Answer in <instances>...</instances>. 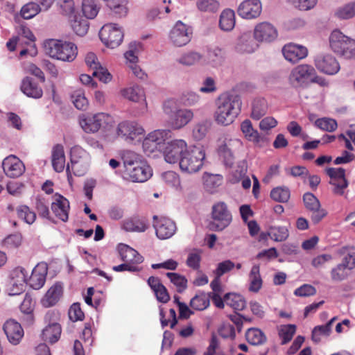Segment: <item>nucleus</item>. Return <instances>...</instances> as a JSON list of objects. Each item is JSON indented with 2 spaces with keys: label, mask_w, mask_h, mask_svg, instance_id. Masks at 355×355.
I'll return each mask as SVG.
<instances>
[{
  "label": "nucleus",
  "mask_w": 355,
  "mask_h": 355,
  "mask_svg": "<svg viewBox=\"0 0 355 355\" xmlns=\"http://www.w3.org/2000/svg\"><path fill=\"white\" fill-rule=\"evenodd\" d=\"M241 105L239 96L229 93L222 94L216 101L214 121L223 126L231 125L239 114Z\"/></svg>",
  "instance_id": "obj_1"
},
{
  "label": "nucleus",
  "mask_w": 355,
  "mask_h": 355,
  "mask_svg": "<svg viewBox=\"0 0 355 355\" xmlns=\"http://www.w3.org/2000/svg\"><path fill=\"white\" fill-rule=\"evenodd\" d=\"M71 28L77 35H85L89 28V24L87 19L76 18L71 21Z\"/></svg>",
  "instance_id": "obj_58"
},
{
  "label": "nucleus",
  "mask_w": 355,
  "mask_h": 355,
  "mask_svg": "<svg viewBox=\"0 0 355 355\" xmlns=\"http://www.w3.org/2000/svg\"><path fill=\"white\" fill-rule=\"evenodd\" d=\"M210 223L211 228L216 231H222L230 225L232 216L227 204L224 202H217L211 207Z\"/></svg>",
  "instance_id": "obj_9"
},
{
  "label": "nucleus",
  "mask_w": 355,
  "mask_h": 355,
  "mask_svg": "<svg viewBox=\"0 0 355 355\" xmlns=\"http://www.w3.org/2000/svg\"><path fill=\"white\" fill-rule=\"evenodd\" d=\"M117 249L121 259L123 262L134 265L141 263L144 261L143 257L137 250L128 245L120 243Z\"/></svg>",
  "instance_id": "obj_28"
},
{
  "label": "nucleus",
  "mask_w": 355,
  "mask_h": 355,
  "mask_svg": "<svg viewBox=\"0 0 355 355\" xmlns=\"http://www.w3.org/2000/svg\"><path fill=\"white\" fill-rule=\"evenodd\" d=\"M47 265L44 263H38L32 271V274L29 277L30 286L35 290L41 288L46 281L47 275Z\"/></svg>",
  "instance_id": "obj_27"
},
{
  "label": "nucleus",
  "mask_w": 355,
  "mask_h": 355,
  "mask_svg": "<svg viewBox=\"0 0 355 355\" xmlns=\"http://www.w3.org/2000/svg\"><path fill=\"white\" fill-rule=\"evenodd\" d=\"M172 132L169 130H155L150 132L143 141V149L145 153H151L163 149L166 141L171 139Z\"/></svg>",
  "instance_id": "obj_10"
},
{
  "label": "nucleus",
  "mask_w": 355,
  "mask_h": 355,
  "mask_svg": "<svg viewBox=\"0 0 355 355\" xmlns=\"http://www.w3.org/2000/svg\"><path fill=\"white\" fill-rule=\"evenodd\" d=\"M61 332L60 325L58 322H53L43 329L42 338L44 341L53 344L59 340Z\"/></svg>",
  "instance_id": "obj_34"
},
{
  "label": "nucleus",
  "mask_w": 355,
  "mask_h": 355,
  "mask_svg": "<svg viewBox=\"0 0 355 355\" xmlns=\"http://www.w3.org/2000/svg\"><path fill=\"white\" fill-rule=\"evenodd\" d=\"M99 37L105 46L114 49L122 42L123 32L117 24H107L101 28L99 32Z\"/></svg>",
  "instance_id": "obj_11"
},
{
  "label": "nucleus",
  "mask_w": 355,
  "mask_h": 355,
  "mask_svg": "<svg viewBox=\"0 0 355 355\" xmlns=\"http://www.w3.org/2000/svg\"><path fill=\"white\" fill-rule=\"evenodd\" d=\"M282 53L287 61L295 64L307 57L309 50L302 45L288 43L283 46Z\"/></svg>",
  "instance_id": "obj_18"
},
{
  "label": "nucleus",
  "mask_w": 355,
  "mask_h": 355,
  "mask_svg": "<svg viewBox=\"0 0 355 355\" xmlns=\"http://www.w3.org/2000/svg\"><path fill=\"white\" fill-rule=\"evenodd\" d=\"M21 89L27 96L35 98L42 97L43 94L42 88L29 77L23 79Z\"/></svg>",
  "instance_id": "obj_33"
},
{
  "label": "nucleus",
  "mask_w": 355,
  "mask_h": 355,
  "mask_svg": "<svg viewBox=\"0 0 355 355\" xmlns=\"http://www.w3.org/2000/svg\"><path fill=\"white\" fill-rule=\"evenodd\" d=\"M122 159L127 178L133 182H144L152 176L150 166L142 156L131 150L124 151Z\"/></svg>",
  "instance_id": "obj_2"
},
{
  "label": "nucleus",
  "mask_w": 355,
  "mask_h": 355,
  "mask_svg": "<svg viewBox=\"0 0 355 355\" xmlns=\"http://www.w3.org/2000/svg\"><path fill=\"white\" fill-rule=\"evenodd\" d=\"M330 49L336 54L345 58L355 57V40L340 30H334L329 37Z\"/></svg>",
  "instance_id": "obj_5"
},
{
  "label": "nucleus",
  "mask_w": 355,
  "mask_h": 355,
  "mask_svg": "<svg viewBox=\"0 0 355 355\" xmlns=\"http://www.w3.org/2000/svg\"><path fill=\"white\" fill-rule=\"evenodd\" d=\"M166 276L171 282L177 287V291L182 293L187 287V279L184 276L175 272H167Z\"/></svg>",
  "instance_id": "obj_52"
},
{
  "label": "nucleus",
  "mask_w": 355,
  "mask_h": 355,
  "mask_svg": "<svg viewBox=\"0 0 355 355\" xmlns=\"http://www.w3.org/2000/svg\"><path fill=\"white\" fill-rule=\"evenodd\" d=\"M334 15L339 19H349L355 16V1L346 3L338 8Z\"/></svg>",
  "instance_id": "obj_42"
},
{
  "label": "nucleus",
  "mask_w": 355,
  "mask_h": 355,
  "mask_svg": "<svg viewBox=\"0 0 355 355\" xmlns=\"http://www.w3.org/2000/svg\"><path fill=\"white\" fill-rule=\"evenodd\" d=\"M296 331L295 324L281 325L278 328L279 336L282 339V344L285 345L291 340Z\"/></svg>",
  "instance_id": "obj_48"
},
{
  "label": "nucleus",
  "mask_w": 355,
  "mask_h": 355,
  "mask_svg": "<svg viewBox=\"0 0 355 355\" xmlns=\"http://www.w3.org/2000/svg\"><path fill=\"white\" fill-rule=\"evenodd\" d=\"M277 37V31L270 23H259L254 27V39L259 42H271Z\"/></svg>",
  "instance_id": "obj_20"
},
{
  "label": "nucleus",
  "mask_w": 355,
  "mask_h": 355,
  "mask_svg": "<svg viewBox=\"0 0 355 355\" xmlns=\"http://www.w3.org/2000/svg\"><path fill=\"white\" fill-rule=\"evenodd\" d=\"M249 291L257 293L262 286V279L260 275L259 266L254 265L252 267L249 275Z\"/></svg>",
  "instance_id": "obj_38"
},
{
  "label": "nucleus",
  "mask_w": 355,
  "mask_h": 355,
  "mask_svg": "<svg viewBox=\"0 0 355 355\" xmlns=\"http://www.w3.org/2000/svg\"><path fill=\"white\" fill-rule=\"evenodd\" d=\"M71 101L78 110H85L88 106V101L81 91H76L71 95Z\"/></svg>",
  "instance_id": "obj_61"
},
{
  "label": "nucleus",
  "mask_w": 355,
  "mask_h": 355,
  "mask_svg": "<svg viewBox=\"0 0 355 355\" xmlns=\"http://www.w3.org/2000/svg\"><path fill=\"white\" fill-rule=\"evenodd\" d=\"M209 60L214 64H220L224 58V51L221 48L215 46L209 48L207 51Z\"/></svg>",
  "instance_id": "obj_63"
},
{
  "label": "nucleus",
  "mask_w": 355,
  "mask_h": 355,
  "mask_svg": "<svg viewBox=\"0 0 355 355\" xmlns=\"http://www.w3.org/2000/svg\"><path fill=\"white\" fill-rule=\"evenodd\" d=\"M247 341L252 345H262L266 341L264 333L258 328H250L245 333Z\"/></svg>",
  "instance_id": "obj_40"
},
{
  "label": "nucleus",
  "mask_w": 355,
  "mask_h": 355,
  "mask_svg": "<svg viewBox=\"0 0 355 355\" xmlns=\"http://www.w3.org/2000/svg\"><path fill=\"white\" fill-rule=\"evenodd\" d=\"M63 293V286L60 282L54 284L46 292L42 300L44 306L49 307L55 305Z\"/></svg>",
  "instance_id": "obj_30"
},
{
  "label": "nucleus",
  "mask_w": 355,
  "mask_h": 355,
  "mask_svg": "<svg viewBox=\"0 0 355 355\" xmlns=\"http://www.w3.org/2000/svg\"><path fill=\"white\" fill-rule=\"evenodd\" d=\"M238 167L239 169L236 170L234 172L236 178L234 182H237L241 179L243 188L245 189H250L251 187V180L249 178L245 177L246 173L245 163H241V166H239Z\"/></svg>",
  "instance_id": "obj_56"
},
{
  "label": "nucleus",
  "mask_w": 355,
  "mask_h": 355,
  "mask_svg": "<svg viewBox=\"0 0 355 355\" xmlns=\"http://www.w3.org/2000/svg\"><path fill=\"white\" fill-rule=\"evenodd\" d=\"M121 94L126 99L135 103H141L145 109L147 108L145 92L141 87L133 85L124 88L121 91Z\"/></svg>",
  "instance_id": "obj_29"
},
{
  "label": "nucleus",
  "mask_w": 355,
  "mask_h": 355,
  "mask_svg": "<svg viewBox=\"0 0 355 355\" xmlns=\"http://www.w3.org/2000/svg\"><path fill=\"white\" fill-rule=\"evenodd\" d=\"M2 167L5 174L12 178L19 177L25 171L23 162L12 155L6 157L3 160Z\"/></svg>",
  "instance_id": "obj_21"
},
{
  "label": "nucleus",
  "mask_w": 355,
  "mask_h": 355,
  "mask_svg": "<svg viewBox=\"0 0 355 355\" xmlns=\"http://www.w3.org/2000/svg\"><path fill=\"white\" fill-rule=\"evenodd\" d=\"M270 197L277 202H286L290 198V191L286 187H277L271 191Z\"/></svg>",
  "instance_id": "obj_55"
},
{
  "label": "nucleus",
  "mask_w": 355,
  "mask_h": 355,
  "mask_svg": "<svg viewBox=\"0 0 355 355\" xmlns=\"http://www.w3.org/2000/svg\"><path fill=\"white\" fill-rule=\"evenodd\" d=\"M3 329L8 341L12 345L19 344L24 336V329L21 324L15 320H8L4 323Z\"/></svg>",
  "instance_id": "obj_24"
},
{
  "label": "nucleus",
  "mask_w": 355,
  "mask_h": 355,
  "mask_svg": "<svg viewBox=\"0 0 355 355\" xmlns=\"http://www.w3.org/2000/svg\"><path fill=\"white\" fill-rule=\"evenodd\" d=\"M243 148V142L230 135L224 134L218 140V151L224 159L225 164L231 166L235 155Z\"/></svg>",
  "instance_id": "obj_7"
},
{
  "label": "nucleus",
  "mask_w": 355,
  "mask_h": 355,
  "mask_svg": "<svg viewBox=\"0 0 355 355\" xmlns=\"http://www.w3.org/2000/svg\"><path fill=\"white\" fill-rule=\"evenodd\" d=\"M262 10L260 0H245L238 8V14L242 18L251 19L258 17Z\"/></svg>",
  "instance_id": "obj_22"
},
{
  "label": "nucleus",
  "mask_w": 355,
  "mask_h": 355,
  "mask_svg": "<svg viewBox=\"0 0 355 355\" xmlns=\"http://www.w3.org/2000/svg\"><path fill=\"white\" fill-rule=\"evenodd\" d=\"M44 53L53 58L71 62L77 55L74 44L58 40H48L44 42Z\"/></svg>",
  "instance_id": "obj_4"
},
{
  "label": "nucleus",
  "mask_w": 355,
  "mask_h": 355,
  "mask_svg": "<svg viewBox=\"0 0 355 355\" xmlns=\"http://www.w3.org/2000/svg\"><path fill=\"white\" fill-rule=\"evenodd\" d=\"M315 125L322 130L333 132L337 128V122L331 118H321L315 121Z\"/></svg>",
  "instance_id": "obj_57"
},
{
  "label": "nucleus",
  "mask_w": 355,
  "mask_h": 355,
  "mask_svg": "<svg viewBox=\"0 0 355 355\" xmlns=\"http://www.w3.org/2000/svg\"><path fill=\"white\" fill-rule=\"evenodd\" d=\"M349 271L350 270L343 262L332 269L331 272V278L334 281H342L348 276Z\"/></svg>",
  "instance_id": "obj_59"
},
{
  "label": "nucleus",
  "mask_w": 355,
  "mask_h": 355,
  "mask_svg": "<svg viewBox=\"0 0 355 355\" xmlns=\"http://www.w3.org/2000/svg\"><path fill=\"white\" fill-rule=\"evenodd\" d=\"M28 274L22 267L12 270L9 282V294L16 295L22 293L26 287Z\"/></svg>",
  "instance_id": "obj_16"
},
{
  "label": "nucleus",
  "mask_w": 355,
  "mask_h": 355,
  "mask_svg": "<svg viewBox=\"0 0 355 355\" xmlns=\"http://www.w3.org/2000/svg\"><path fill=\"white\" fill-rule=\"evenodd\" d=\"M219 26L224 31H232L235 26V14L231 9L224 10L220 16Z\"/></svg>",
  "instance_id": "obj_37"
},
{
  "label": "nucleus",
  "mask_w": 355,
  "mask_h": 355,
  "mask_svg": "<svg viewBox=\"0 0 355 355\" xmlns=\"http://www.w3.org/2000/svg\"><path fill=\"white\" fill-rule=\"evenodd\" d=\"M126 232H143L147 229L146 223L138 218H130L124 220L122 225Z\"/></svg>",
  "instance_id": "obj_44"
},
{
  "label": "nucleus",
  "mask_w": 355,
  "mask_h": 355,
  "mask_svg": "<svg viewBox=\"0 0 355 355\" xmlns=\"http://www.w3.org/2000/svg\"><path fill=\"white\" fill-rule=\"evenodd\" d=\"M268 236L277 242L285 241L288 237V230L286 227H270Z\"/></svg>",
  "instance_id": "obj_51"
},
{
  "label": "nucleus",
  "mask_w": 355,
  "mask_h": 355,
  "mask_svg": "<svg viewBox=\"0 0 355 355\" xmlns=\"http://www.w3.org/2000/svg\"><path fill=\"white\" fill-rule=\"evenodd\" d=\"M211 127V122L208 120L202 121L196 123L193 128V137L200 141L205 137Z\"/></svg>",
  "instance_id": "obj_47"
},
{
  "label": "nucleus",
  "mask_w": 355,
  "mask_h": 355,
  "mask_svg": "<svg viewBox=\"0 0 355 355\" xmlns=\"http://www.w3.org/2000/svg\"><path fill=\"white\" fill-rule=\"evenodd\" d=\"M148 284L154 291L157 300L162 303H166L170 300V295L166 288L160 282L159 278L150 277L148 279Z\"/></svg>",
  "instance_id": "obj_31"
},
{
  "label": "nucleus",
  "mask_w": 355,
  "mask_h": 355,
  "mask_svg": "<svg viewBox=\"0 0 355 355\" xmlns=\"http://www.w3.org/2000/svg\"><path fill=\"white\" fill-rule=\"evenodd\" d=\"M327 215L325 209L321 207L318 199L312 194V224H317Z\"/></svg>",
  "instance_id": "obj_43"
},
{
  "label": "nucleus",
  "mask_w": 355,
  "mask_h": 355,
  "mask_svg": "<svg viewBox=\"0 0 355 355\" xmlns=\"http://www.w3.org/2000/svg\"><path fill=\"white\" fill-rule=\"evenodd\" d=\"M51 209L55 215L64 222L69 218V202L59 193L53 196V202L51 204Z\"/></svg>",
  "instance_id": "obj_25"
},
{
  "label": "nucleus",
  "mask_w": 355,
  "mask_h": 355,
  "mask_svg": "<svg viewBox=\"0 0 355 355\" xmlns=\"http://www.w3.org/2000/svg\"><path fill=\"white\" fill-rule=\"evenodd\" d=\"M42 11L40 5L35 2L25 4L21 9V15L25 19H30Z\"/></svg>",
  "instance_id": "obj_50"
},
{
  "label": "nucleus",
  "mask_w": 355,
  "mask_h": 355,
  "mask_svg": "<svg viewBox=\"0 0 355 355\" xmlns=\"http://www.w3.org/2000/svg\"><path fill=\"white\" fill-rule=\"evenodd\" d=\"M153 227L155 229L157 236L160 239H166L171 237L176 231L175 223L169 218L153 216Z\"/></svg>",
  "instance_id": "obj_19"
},
{
  "label": "nucleus",
  "mask_w": 355,
  "mask_h": 355,
  "mask_svg": "<svg viewBox=\"0 0 355 355\" xmlns=\"http://www.w3.org/2000/svg\"><path fill=\"white\" fill-rule=\"evenodd\" d=\"M104 119L103 113L87 114L80 119V124L85 132L94 133L98 131Z\"/></svg>",
  "instance_id": "obj_26"
},
{
  "label": "nucleus",
  "mask_w": 355,
  "mask_h": 355,
  "mask_svg": "<svg viewBox=\"0 0 355 355\" xmlns=\"http://www.w3.org/2000/svg\"><path fill=\"white\" fill-rule=\"evenodd\" d=\"M187 148V144L183 139H174L168 142L163 151L165 161L169 164H179Z\"/></svg>",
  "instance_id": "obj_12"
},
{
  "label": "nucleus",
  "mask_w": 355,
  "mask_h": 355,
  "mask_svg": "<svg viewBox=\"0 0 355 355\" xmlns=\"http://www.w3.org/2000/svg\"><path fill=\"white\" fill-rule=\"evenodd\" d=\"M202 253V251L200 249L195 248L191 250L188 254L187 265L193 270H198L200 268Z\"/></svg>",
  "instance_id": "obj_49"
},
{
  "label": "nucleus",
  "mask_w": 355,
  "mask_h": 355,
  "mask_svg": "<svg viewBox=\"0 0 355 355\" xmlns=\"http://www.w3.org/2000/svg\"><path fill=\"white\" fill-rule=\"evenodd\" d=\"M204 56L202 53L190 51L183 53L177 59V62L186 67H191L199 64L203 59Z\"/></svg>",
  "instance_id": "obj_36"
},
{
  "label": "nucleus",
  "mask_w": 355,
  "mask_h": 355,
  "mask_svg": "<svg viewBox=\"0 0 355 355\" xmlns=\"http://www.w3.org/2000/svg\"><path fill=\"white\" fill-rule=\"evenodd\" d=\"M197 7L202 12H216L219 7V3L216 0H198Z\"/></svg>",
  "instance_id": "obj_64"
},
{
  "label": "nucleus",
  "mask_w": 355,
  "mask_h": 355,
  "mask_svg": "<svg viewBox=\"0 0 355 355\" xmlns=\"http://www.w3.org/2000/svg\"><path fill=\"white\" fill-rule=\"evenodd\" d=\"M52 165L56 172H62L64 168L65 155L64 148L60 144L55 145L52 150Z\"/></svg>",
  "instance_id": "obj_35"
},
{
  "label": "nucleus",
  "mask_w": 355,
  "mask_h": 355,
  "mask_svg": "<svg viewBox=\"0 0 355 355\" xmlns=\"http://www.w3.org/2000/svg\"><path fill=\"white\" fill-rule=\"evenodd\" d=\"M224 301L227 306L237 311H242L246 306L243 296L236 293H227L224 296Z\"/></svg>",
  "instance_id": "obj_39"
},
{
  "label": "nucleus",
  "mask_w": 355,
  "mask_h": 355,
  "mask_svg": "<svg viewBox=\"0 0 355 355\" xmlns=\"http://www.w3.org/2000/svg\"><path fill=\"white\" fill-rule=\"evenodd\" d=\"M71 166H67V173H69L70 168L75 175H83L89 168L90 157L89 155L80 146H75L71 149L70 153Z\"/></svg>",
  "instance_id": "obj_8"
},
{
  "label": "nucleus",
  "mask_w": 355,
  "mask_h": 355,
  "mask_svg": "<svg viewBox=\"0 0 355 355\" xmlns=\"http://www.w3.org/2000/svg\"><path fill=\"white\" fill-rule=\"evenodd\" d=\"M192 34L191 28L179 21L171 29L169 39L173 45L180 47L187 45L191 41Z\"/></svg>",
  "instance_id": "obj_13"
},
{
  "label": "nucleus",
  "mask_w": 355,
  "mask_h": 355,
  "mask_svg": "<svg viewBox=\"0 0 355 355\" xmlns=\"http://www.w3.org/2000/svg\"><path fill=\"white\" fill-rule=\"evenodd\" d=\"M258 48V44L252 38L250 33H243L239 37L236 50L241 53H251Z\"/></svg>",
  "instance_id": "obj_32"
},
{
  "label": "nucleus",
  "mask_w": 355,
  "mask_h": 355,
  "mask_svg": "<svg viewBox=\"0 0 355 355\" xmlns=\"http://www.w3.org/2000/svg\"><path fill=\"white\" fill-rule=\"evenodd\" d=\"M345 171L343 168H329L327 173L330 177V184L334 186V191L342 195L343 190L347 187L348 183L345 178Z\"/></svg>",
  "instance_id": "obj_23"
},
{
  "label": "nucleus",
  "mask_w": 355,
  "mask_h": 355,
  "mask_svg": "<svg viewBox=\"0 0 355 355\" xmlns=\"http://www.w3.org/2000/svg\"><path fill=\"white\" fill-rule=\"evenodd\" d=\"M289 79L295 87H308L311 83V66L307 64L298 65L291 71Z\"/></svg>",
  "instance_id": "obj_17"
},
{
  "label": "nucleus",
  "mask_w": 355,
  "mask_h": 355,
  "mask_svg": "<svg viewBox=\"0 0 355 355\" xmlns=\"http://www.w3.org/2000/svg\"><path fill=\"white\" fill-rule=\"evenodd\" d=\"M267 110L268 105L265 99H255L252 105L251 117L253 119L259 120L266 114Z\"/></svg>",
  "instance_id": "obj_41"
},
{
  "label": "nucleus",
  "mask_w": 355,
  "mask_h": 355,
  "mask_svg": "<svg viewBox=\"0 0 355 355\" xmlns=\"http://www.w3.org/2000/svg\"><path fill=\"white\" fill-rule=\"evenodd\" d=\"M331 331V327L329 324L316 326L312 330V340L315 342H319L322 337L329 336Z\"/></svg>",
  "instance_id": "obj_60"
},
{
  "label": "nucleus",
  "mask_w": 355,
  "mask_h": 355,
  "mask_svg": "<svg viewBox=\"0 0 355 355\" xmlns=\"http://www.w3.org/2000/svg\"><path fill=\"white\" fill-rule=\"evenodd\" d=\"M179 163L181 171L191 174L199 171L203 166L205 153L201 146H191L187 148L182 155Z\"/></svg>",
  "instance_id": "obj_6"
},
{
  "label": "nucleus",
  "mask_w": 355,
  "mask_h": 355,
  "mask_svg": "<svg viewBox=\"0 0 355 355\" xmlns=\"http://www.w3.org/2000/svg\"><path fill=\"white\" fill-rule=\"evenodd\" d=\"M164 113L168 118V123L174 130H180L187 125L193 118L191 110L180 108L177 101L168 99L162 105Z\"/></svg>",
  "instance_id": "obj_3"
},
{
  "label": "nucleus",
  "mask_w": 355,
  "mask_h": 355,
  "mask_svg": "<svg viewBox=\"0 0 355 355\" xmlns=\"http://www.w3.org/2000/svg\"><path fill=\"white\" fill-rule=\"evenodd\" d=\"M241 130L248 140L257 143L259 141V134L253 128L250 120L245 119L241 123Z\"/></svg>",
  "instance_id": "obj_45"
},
{
  "label": "nucleus",
  "mask_w": 355,
  "mask_h": 355,
  "mask_svg": "<svg viewBox=\"0 0 355 355\" xmlns=\"http://www.w3.org/2000/svg\"><path fill=\"white\" fill-rule=\"evenodd\" d=\"M209 305V294L201 293L194 296L190 301V306L191 308L202 311L207 308Z\"/></svg>",
  "instance_id": "obj_46"
},
{
  "label": "nucleus",
  "mask_w": 355,
  "mask_h": 355,
  "mask_svg": "<svg viewBox=\"0 0 355 355\" xmlns=\"http://www.w3.org/2000/svg\"><path fill=\"white\" fill-rule=\"evenodd\" d=\"M82 10L87 18L94 19L98 12V8L95 0H83Z\"/></svg>",
  "instance_id": "obj_53"
},
{
  "label": "nucleus",
  "mask_w": 355,
  "mask_h": 355,
  "mask_svg": "<svg viewBox=\"0 0 355 355\" xmlns=\"http://www.w3.org/2000/svg\"><path fill=\"white\" fill-rule=\"evenodd\" d=\"M59 11L63 15L70 16L74 13L75 7L73 0H57Z\"/></svg>",
  "instance_id": "obj_62"
},
{
  "label": "nucleus",
  "mask_w": 355,
  "mask_h": 355,
  "mask_svg": "<svg viewBox=\"0 0 355 355\" xmlns=\"http://www.w3.org/2000/svg\"><path fill=\"white\" fill-rule=\"evenodd\" d=\"M19 218L24 220L26 223L31 225L36 219V214L31 211L26 205H21L17 209Z\"/></svg>",
  "instance_id": "obj_54"
},
{
  "label": "nucleus",
  "mask_w": 355,
  "mask_h": 355,
  "mask_svg": "<svg viewBox=\"0 0 355 355\" xmlns=\"http://www.w3.org/2000/svg\"><path fill=\"white\" fill-rule=\"evenodd\" d=\"M315 66L320 72L327 75H335L340 69L336 58L329 53H320L314 58Z\"/></svg>",
  "instance_id": "obj_14"
},
{
  "label": "nucleus",
  "mask_w": 355,
  "mask_h": 355,
  "mask_svg": "<svg viewBox=\"0 0 355 355\" xmlns=\"http://www.w3.org/2000/svg\"><path fill=\"white\" fill-rule=\"evenodd\" d=\"M144 133L143 127L135 121H123L116 128L117 135L128 142H132Z\"/></svg>",
  "instance_id": "obj_15"
}]
</instances>
